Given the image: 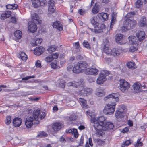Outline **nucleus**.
Here are the masks:
<instances>
[{"label": "nucleus", "mask_w": 147, "mask_h": 147, "mask_svg": "<svg viewBox=\"0 0 147 147\" xmlns=\"http://www.w3.org/2000/svg\"><path fill=\"white\" fill-rule=\"evenodd\" d=\"M105 101L112 100L110 104L107 105L103 110L104 113L107 115H111L115 111V102L118 101V95L117 93H112L107 95L104 98Z\"/></svg>", "instance_id": "obj_1"}, {"label": "nucleus", "mask_w": 147, "mask_h": 147, "mask_svg": "<svg viewBox=\"0 0 147 147\" xmlns=\"http://www.w3.org/2000/svg\"><path fill=\"white\" fill-rule=\"evenodd\" d=\"M104 47L103 48L102 51L105 54L109 55H117L121 54V51L118 49L114 48L111 50L109 49V41L107 39H105L104 40L103 43Z\"/></svg>", "instance_id": "obj_2"}, {"label": "nucleus", "mask_w": 147, "mask_h": 147, "mask_svg": "<svg viewBox=\"0 0 147 147\" xmlns=\"http://www.w3.org/2000/svg\"><path fill=\"white\" fill-rule=\"evenodd\" d=\"M88 64L85 61H80L75 65L72 71L73 72L79 74L84 72L88 67Z\"/></svg>", "instance_id": "obj_3"}, {"label": "nucleus", "mask_w": 147, "mask_h": 147, "mask_svg": "<svg viewBox=\"0 0 147 147\" xmlns=\"http://www.w3.org/2000/svg\"><path fill=\"white\" fill-rule=\"evenodd\" d=\"M98 125L97 124H95L94 126L95 127H98V129H99V131H98V132H96L95 134L96 135L99 137L102 136L103 134L102 131L112 129L114 127L113 125L110 122H105L103 126L99 125L98 126Z\"/></svg>", "instance_id": "obj_4"}, {"label": "nucleus", "mask_w": 147, "mask_h": 147, "mask_svg": "<svg viewBox=\"0 0 147 147\" xmlns=\"http://www.w3.org/2000/svg\"><path fill=\"white\" fill-rule=\"evenodd\" d=\"M136 24V22L135 20L127 19L125 20L123 27L124 28V29L128 30L133 28Z\"/></svg>", "instance_id": "obj_5"}, {"label": "nucleus", "mask_w": 147, "mask_h": 147, "mask_svg": "<svg viewBox=\"0 0 147 147\" xmlns=\"http://www.w3.org/2000/svg\"><path fill=\"white\" fill-rule=\"evenodd\" d=\"M106 121H105V119L104 117L102 116L99 117V118L96 119H95L93 123L94 124L93 125V127L94 129L96 131V132H98V131H99V129H98V127H95L94 125L95 124H97L98 126L100 125L103 126V124H105Z\"/></svg>", "instance_id": "obj_6"}, {"label": "nucleus", "mask_w": 147, "mask_h": 147, "mask_svg": "<svg viewBox=\"0 0 147 147\" xmlns=\"http://www.w3.org/2000/svg\"><path fill=\"white\" fill-rule=\"evenodd\" d=\"M40 109H38L34 111L33 115L34 120L37 121L39 118L41 120L45 116L46 113L45 112H42L40 115Z\"/></svg>", "instance_id": "obj_7"}, {"label": "nucleus", "mask_w": 147, "mask_h": 147, "mask_svg": "<svg viewBox=\"0 0 147 147\" xmlns=\"http://www.w3.org/2000/svg\"><path fill=\"white\" fill-rule=\"evenodd\" d=\"M120 89L123 92L127 90L130 86L129 84L124 80L121 79L120 80Z\"/></svg>", "instance_id": "obj_8"}, {"label": "nucleus", "mask_w": 147, "mask_h": 147, "mask_svg": "<svg viewBox=\"0 0 147 147\" xmlns=\"http://www.w3.org/2000/svg\"><path fill=\"white\" fill-rule=\"evenodd\" d=\"M37 27L35 22H29L28 23V29L30 32H34L37 30Z\"/></svg>", "instance_id": "obj_9"}, {"label": "nucleus", "mask_w": 147, "mask_h": 147, "mask_svg": "<svg viewBox=\"0 0 147 147\" xmlns=\"http://www.w3.org/2000/svg\"><path fill=\"white\" fill-rule=\"evenodd\" d=\"M98 70L96 68H87L85 72V74L95 75L98 74Z\"/></svg>", "instance_id": "obj_10"}, {"label": "nucleus", "mask_w": 147, "mask_h": 147, "mask_svg": "<svg viewBox=\"0 0 147 147\" xmlns=\"http://www.w3.org/2000/svg\"><path fill=\"white\" fill-rule=\"evenodd\" d=\"M33 117L31 116L27 117L26 118L25 123L27 128H30L32 126L33 124Z\"/></svg>", "instance_id": "obj_11"}, {"label": "nucleus", "mask_w": 147, "mask_h": 147, "mask_svg": "<svg viewBox=\"0 0 147 147\" xmlns=\"http://www.w3.org/2000/svg\"><path fill=\"white\" fill-rule=\"evenodd\" d=\"M125 115V112L119 109L116 111L115 113V117L117 119H122L124 117Z\"/></svg>", "instance_id": "obj_12"}, {"label": "nucleus", "mask_w": 147, "mask_h": 147, "mask_svg": "<svg viewBox=\"0 0 147 147\" xmlns=\"http://www.w3.org/2000/svg\"><path fill=\"white\" fill-rule=\"evenodd\" d=\"M45 50L42 47H36L34 50V54L35 55H40L42 54Z\"/></svg>", "instance_id": "obj_13"}, {"label": "nucleus", "mask_w": 147, "mask_h": 147, "mask_svg": "<svg viewBox=\"0 0 147 147\" xmlns=\"http://www.w3.org/2000/svg\"><path fill=\"white\" fill-rule=\"evenodd\" d=\"M136 35L138 40L141 42L144 39L145 34L144 31H140L137 32Z\"/></svg>", "instance_id": "obj_14"}, {"label": "nucleus", "mask_w": 147, "mask_h": 147, "mask_svg": "<svg viewBox=\"0 0 147 147\" xmlns=\"http://www.w3.org/2000/svg\"><path fill=\"white\" fill-rule=\"evenodd\" d=\"M63 125L60 123L56 122L53 125V129L55 131L59 130L62 127Z\"/></svg>", "instance_id": "obj_15"}, {"label": "nucleus", "mask_w": 147, "mask_h": 147, "mask_svg": "<svg viewBox=\"0 0 147 147\" xmlns=\"http://www.w3.org/2000/svg\"><path fill=\"white\" fill-rule=\"evenodd\" d=\"M39 20V17L38 15L36 13L33 14L32 16V21L38 24L41 23V21Z\"/></svg>", "instance_id": "obj_16"}, {"label": "nucleus", "mask_w": 147, "mask_h": 147, "mask_svg": "<svg viewBox=\"0 0 147 147\" xmlns=\"http://www.w3.org/2000/svg\"><path fill=\"white\" fill-rule=\"evenodd\" d=\"M116 13H113L112 14V18L111 22V25L110 27L109 31L111 30L113 27V25H114L115 22L116 21Z\"/></svg>", "instance_id": "obj_17"}, {"label": "nucleus", "mask_w": 147, "mask_h": 147, "mask_svg": "<svg viewBox=\"0 0 147 147\" xmlns=\"http://www.w3.org/2000/svg\"><path fill=\"white\" fill-rule=\"evenodd\" d=\"M123 35L121 34H117L116 35V41L117 43L121 44L123 43Z\"/></svg>", "instance_id": "obj_18"}, {"label": "nucleus", "mask_w": 147, "mask_h": 147, "mask_svg": "<svg viewBox=\"0 0 147 147\" xmlns=\"http://www.w3.org/2000/svg\"><path fill=\"white\" fill-rule=\"evenodd\" d=\"M22 123L21 119L19 118H15L13 120V125L16 127H19Z\"/></svg>", "instance_id": "obj_19"}, {"label": "nucleus", "mask_w": 147, "mask_h": 147, "mask_svg": "<svg viewBox=\"0 0 147 147\" xmlns=\"http://www.w3.org/2000/svg\"><path fill=\"white\" fill-rule=\"evenodd\" d=\"M96 26V29L97 33H100L103 32V30L105 28L104 24L98 23Z\"/></svg>", "instance_id": "obj_20"}, {"label": "nucleus", "mask_w": 147, "mask_h": 147, "mask_svg": "<svg viewBox=\"0 0 147 147\" xmlns=\"http://www.w3.org/2000/svg\"><path fill=\"white\" fill-rule=\"evenodd\" d=\"M53 26L54 28H56L61 31L63 30L62 25L59 21H56L53 23Z\"/></svg>", "instance_id": "obj_21"}, {"label": "nucleus", "mask_w": 147, "mask_h": 147, "mask_svg": "<svg viewBox=\"0 0 147 147\" xmlns=\"http://www.w3.org/2000/svg\"><path fill=\"white\" fill-rule=\"evenodd\" d=\"M100 8V6L99 4L96 3L94 7L92 9V12L94 14L97 13L99 12Z\"/></svg>", "instance_id": "obj_22"}, {"label": "nucleus", "mask_w": 147, "mask_h": 147, "mask_svg": "<svg viewBox=\"0 0 147 147\" xmlns=\"http://www.w3.org/2000/svg\"><path fill=\"white\" fill-rule=\"evenodd\" d=\"M140 26L141 27H145L147 26V22L145 16L142 17L139 22Z\"/></svg>", "instance_id": "obj_23"}, {"label": "nucleus", "mask_w": 147, "mask_h": 147, "mask_svg": "<svg viewBox=\"0 0 147 147\" xmlns=\"http://www.w3.org/2000/svg\"><path fill=\"white\" fill-rule=\"evenodd\" d=\"M106 80V77L103 76L100 74L97 80V83L98 84H103Z\"/></svg>", "instance_id": "obj_24"}, {"label": "nucleus", "mask_w": 147, "mask_h": 147, "mask_svg": "<svg viewBox=\"0 0 147 147\" xmlns=\"http://www.w3.org/2000/svg\"><path fill=\"white\" fill-rule=\"evenodd\" d=\"M133 87L135 92H137L139 91V90L142 88V86L140 83H135L133 85Z\"/></svg>", "instance_id": "obj_25"}, {"label": "nucleus", "mask_w": 147, "mask_h": 147, "mask_svg": "<svg viewBox=\"0 0 147 147\" xmlns=\"http://www.w3.org/2000/svg\"><path fill=\"white\" fill-rule=\"evenodd\" d=\"M42 42V39L41 38H36L32 42V45L34 46H39Z\"/></svg>", "instance_id": "obj_26"}, {"label": "nucleus", "mask_w": 147, "mask_h": 147, "mask_svg": "<svg viewBox=\"0 0 147 147\" xmlns=\"http://www.w3.org/2000/svg\"><path fill=\"white\" fill-rule=\"evenodd\" d=\"M32 5L34 8H38L40 6V0H31Z\"/></svg>", "instance_id": "obj_27"}, {"label": "nucleus", "mask_w": 147, "mask_h": 147, "mask_svg": "<svg viewBox=\"0 0 147 147\" xmlns=\"http://www.w3.org/2000/svg\"><path fill=\"white\" fill-rule=\"evenodd\" d=\"M81 56H70L69 57V61L70 62H76L80 59Z\"/></svg>", "instance_id": "obj_28"}, {"label": "nucleus", "mask_w": 147, "mask_h": 147, "mask_svg": "<svg viewBox=\"0 0 147 147\" xmlns=\"http://www.w3.org/2000/svg\"><path fill=\"white\" fill-rule=\"evenodd\" d=\"M128 39L130 44L133 45L136 43V38L135 36H130L128 37Z\"/></svg>", "instance_id": "obj_29"}, {"label": "nucleus", "mask_w": 147, "mask_h": 147, "mask_svg": "<svg viewBox=\"0 0 147 147\" xmlns=\"http://www.w3.org/2000/svg\"><path fill=\"white\" fill-rule=\"evenodd\" d=\"M11 14V11H7L4 13L2 14L1 16V19L2 20H4L7 18L9 17Z\"/></svg>", "instance_id": "obj_30"}, {"label": "nucleus", "mask_w": 147, "mask_h": 147, "mask_svg": "<svg viewBox=\"0 0 147 147\" xmlns=\"http://www.w3.org/2000/svg\"><path fill=\"white\" fill-rule=\"evenodd\" d=\"M95 94L98 97H101L105 95V93L103 90L99 88L96 89Z\"/></svg>", "instance_id": "obj_31"}, {"label": "nucleus", "mask_w": 147, "mask_h": 147, "mask_svg": "<svg viewBox=\"0 0 147 147\" xmlns=\"http://www.w3.org/2000/svg\"><path fill=\"white\" fill-rule=\"evenodd\" d=\"M90 22L95 27H96L99 23L97 21V18L95 16L93 17L90 20Z\"/></svg>", "instance_id": "obj_32"}, {"label": "nucleus", "mask_w": 147, "mask_h": 147, "mask_svg": "<svg viewBox=\"0 0 147 147\" xmlns=\"http://www.w3.org/2000/svg\"><path fill=\"white\" fill-rule=\"evenodd\" d=\"M14 36L18 39H20L22 37V32L20 30H17L14 32Z\"/></svg>", "instance_id": "obj_33"}, {"label": "nucleus", "mask_w": 147, "mask_h": 147, "mask_svg": "<svg viewBox=\"0 0 147 147\" xmlns=\"http://www.w3.org/2000/svg\"><path fill=\"white\" fill-rule=\"evenodd\" d=\"M53 56H49L47 57H46L45 60L46 61L50 62L52 61L54 59H56L58 58V56H54V57H53Z\"/></svg>", "instance_id": "obj_34"}, {"label": "nucleus", "mask_w": 147, "mask_h": 147, "mask_svg": "<svg viewBox=\"0 0 147 147\" xmlns=\"http://www.w3.org/2000/svg\"><path fill=\"white\" fill-rule=\"evenodd\" d=\"M135 5L137 8H139L142 7V2L140 0H137L135 2Z\"/></svg>", "instance_id": "obj_35"}, {"label": "nucleus", "mask_w": 147, "mask_h": 147, "mask_svg": "<svg viewBox=\"0 0 147 147\" xmlns=\"http://www.w3.org/2000/svg\"><path fill=\"white\" fill-rule=\"evenodd\" d=\"M57 49V47L55 46H51L49 47L47 50L51 54L53 52L55 51Z\"/></svg>", "instance_id": "obj_36"}, {"label": "nucleus", "mask_w": 147, "mask_h": 147, "mask_svg": "<svg viewBox=\"0 0 147 147\" xmlns=\"http://www.w3.org/2000/svg\"><path fill=\"white\" fill-rule=\"evenodd\" d=\"M110 74V72L107 70H104L101 71L100 75L103 76L105 77L106 76H108Z\"/></svg>", "instance_id": "obj_37"}, {"label": "nucleus", "mask_w": 147, "mask_h": 147, "mask_svg": "<svg viewBox=\"0 0 147 147\" xmlns=\"http://www.w3.org/2000/svg\"><path fill=\"white\" fill-rule=\"evenodd\" d=\"M11 117L10 116H7L6 117L5 120V123L7 125H9L11 122Z\"/></svg>", "instance_id": "obj_38"}, {"label": "nucleus", "mask_w": 147, "mask_h": 147, "mask_svg": "<svg viewBox=\"0 0 147 147\" xmlns=\"http://www.w3.org/2000/svg\"><path fill=\"white\" fill-rule=\"evenodd\" d=\"M47 135L46 133L42 131L40 132L37 136V138L45 137L47 136Z\"/></svg>", "instance_id": "obj_39"}, {"label": "nucleus", "mask_w": 147, "mask_h": 147, "mask_svg": "<svg viewBox=\"0 0 147 147\" xmlns=\"http://www.w3.org/2000/svg\"><path fill=\"white\" fill-rule=\"evenodd\" d=\"M79 92L80 95L83 96H86L87 94L85 89L79 91Z\"/></svg>", "instance_id": "obj_40"}, {"label": "nucleus", "mask_w": 147, "mask_h": 147, "mask_svg": "<svg viewBox=\"0 0 147 147\" xmlns=\"http://www.w3.org/2000/svg\"><path fill=\"white\" fill-rule=\"evenodd\" d=\"M55 6H48V11L50 13H53L55 10Z\"/></svg>", "instance_id": "obj_41"}, {"label": "nucleus", "mask_w": 147, "mask_h": 147, "mask_svg": "<svg viewBox=\"0 0 147 147\" xmlns=\"http://www.w3.org/2000/svg\"><path fill=\"white\" fill-rule=\"evenodd\" d=\"M83 141L84 137L83 136H82L80 139L79 145L77 146H73V147H78L80 146H82L83 144Z\"/></svg>", "instance_id": "obj_42"}, {"label": "nucleus", "mask_w": 147, "mask_h": 147, "mask_svg": "<svg viewBox=\"0 0 147 147\" xmlns=\"http://www.w3.org/2000/svg\"><path fill=\"white\" fill-rule=\"evenodd\" d=\"M134 65L135 63L131 62H129L127 63V65L129 68L133 69L134 68Z\"/></svg>", "instance_id": "obj_43"}, {"label": "nucleus", "mask_w": 147, "mask_h": 147, "mask_svg": "<svg viewBox=\"0 0 147 147\" xmlns=\"http://www.w3.org/2000/svg\"><path fill=\"white\" fill-rule=\"evenodd\" d=\"M100 14L104 20H106L108 19V15L107 13H102Z\"/></svg>", "instance_id": "obj_44"}, {"label": "nucleus", "mask_w": 147, "mask_h": 147, "mask_svg": "<svg viewBox=\"0 0 147 147\" xmlns=\"http://www.w3.org/2000/svg\"><path fill=\"white\" fill-rule=\"evenodd\" d=\"M50 65L51 67L53 69H59L60 67L55 62L51 63Z\"/></svg>", "instance_id": "obj_45"}, {"label": "nucleus", "mask_w": 147, "mask_h": 147, "mask_svg": "<svg viewBox=\"0 0 147 147\" xmlns=\"http://www.w3.org/2000/svg\"><path fill=\"white\" fill-rule=\"evenodd\" d=\"M79 101L81 102L83 107H86V101L82 98H80Z\"/></svg>", "instance_id": "obj_46"}, {"label": "nucleus", "mask_w": 147, "mask_h": 147, "mask_svg": "<svg viewBox=\"0 0 147 147\" xmlns=\"http://www.w3.org/2000/svg\"><path fill=\"white\" fill-rule=\"evenodd\" d=\"M140 139H138L137 141V143L135 145V147H138L142 146L143 144L141 142H140Z\"/></svg>", "instance_id": "obj_47"}, {"label": "nucleus", "mask_w": 147, "mask_h": 147, "mask_svg": "<svg viewBox=\"0 0 147 147\" xmlns=\"http://www.w3.org/2000/svg\"><path fill=\"white\" fill-rule=\"evenodd\" d=\"M73 132L74 133L75 137L76 138H77L78 136V134L77 129H76L73 128Z\"/></svg>", "instance_id": "obj_48"}, {"label": "nucleus", "mask_w": 147, "mask_h": 147, "mask_svg": "<svg viewBox=\"0 0 147 147\" xmlns=\"http://www.w3.org/2000/svg\"><path fill=\"white\" fill-rule=\"evenodd\" d=\"M83 46L86 48L89 49L90 48V46L89 44L86 41H84L83 43Z\"/></svg>", "instance_id": "obj_49"}, {"label": "nucleus", "mask_w": 147, "mask_h": 147, "mask_svg": "<svg viewBox=\"0 0 147 147\" xmlns=\"http://www.w3.org/2000/svg\"><path fill=\"white\" fill-rule=\"evenodd\" d=\"M35 78L34 76H27L25 77H24L22 78V79L23 80H28L30 79L33 78Z\"/></svg>", "instance_id": "obj_50"}, {"label": "nucleus", "mask_w": 147, "mask_h": 147, "mask_svg": "<svg viewBox=\"0 0 147 147\" xmlns=\"http://www.w3.org/2000/svg\"><path fill=\"white\" fill-rule=\"evenodd\" d=\"M67 86H74L75 87H76V85L75 84V82H68L67 84Z\"/></svg>", "instance_id": "obj_51"}, {"label": "nucleus", "mask_w": 147, "mask_h": 147, "mask_svg": "<svg viewBox=\"0 0 147 147\" xmlns=\"http://www.w3.org/2000/svg\"><path fill=\"white\" fill-rule=\"evenodd\" d=\"M48 6H55L54 2L53 0H49L48 2Z\"/></svg>", "instance_id": "obj_52"}, {"label": "nucleus", "mask_w": 147, "mask_h": 147, "mask_svg": "<svg viewBox=\"0 0 147 147\" xmlns=\"http://www.w3.org/2000/svg\"><path fill=\"white\" fill-rule=\"evenodd\" d=\"M59 141L62 143H65L67 141V138L65 139L62 136L59 139Z\"/></svg>", "instance_id": "obj_53"}, {"label": "nucleus", "mask_w": 147, "mask_h": 147, "mask_svg": "<svg viewBox=\"0 0 147 147\" xmlns=\"http://www.w3.org/2000/svg\"><path fill=\"white\" fill-rule=\"evenodd\" d=\"M18 58H21L22 60L25 61L27 59V56H19Z\"/></svg>", "instance_id": "obj_54"}, {"label": "nucleus", "mask_w": 147, "mask_h": 147, "mask_svg": "<svg viewBox=\"0 0 147 147\" xmlns=\"http://www.w3.org/2000/svg\"><path fill=\"white\" fill-rule=\"evenodd\" d=\"M35 66L37 67H41L40 62L39 60H38L36 61L35 63Z\"/></svg>", "instance_id": "obj_55"}, {"label": "nucleus", "mask_w": 147, "mask_h": 147, "mask_svg": "<svg viewBox=\"0 0 147 147\" xmlns=\"http://www.w3.org/2000/svg\"><path fill=\"white\" fill-rule=\"evenodd\" d=\"M74 47L76 49L80 50V47L79 45V42H77L75 43Z\"/></svg>", "instance_id": "obj_56"}, {"label": "nucleus", "mask_w": 147, "mask_h": 147, "mask_svg": "<svg viewBox=\"0 0 147 147\" xmlns=\"http://www.w3.org/2000/svg\"><path fill=\"white\" fill-rule=\"evenodd\" d=\"M85 89L87 94H88L91 93L92 92L93 90L92 88H86Z\"/></svg>", "instance_id": "obj_57"}, {"label": "nucleus", "mask_w": 147, "mask_h": 147, "mask_svg": "<svg viewBox=\"0 0 147 147\" xmlns=\"http://www.w3.org/2000/svg\"><path fill=\"white\" fill-rule=\"evenodd\" d=\"M137 50L136 48L134 46H131L129 49V51L131 52H134Z\"/></svg>", "instance_id": "obj_58"}, {"label": "nucleus", "mask_w": 147, "mask_h": 147, "mask_svg": "<svg viewBox=\"0 0 147 147\" xmlns=\"http://www.w3.org/2000/svg\"><path fill=\"white\" fill-rule=\"evenodd\" d=\"M119 68L120 70H121V72L123 73H125V69L126 67H124L122 66V68H121V67L119 65Z\"/></svg>", "instance_id": "obj_59"}, {"label": "nucleus", "mask_w": 147, "mask_h": 147, "mask_svg": "<svg viewBox=\"0 0 147 147\" xmlns=\"http://www.w3.org/2000/svg\"><path fill=\"white\" fill-rule=\"evenodd\" d=\"M131 143L130 140H127L124 142L123 144L124 145L128 146Z\"/></svg>", "instance_id": "obj_60"}, {"label": "nucleus", "mask_w": 147, "mask_h": 147, "mask_svg": "<svg viewBox=\"0 0 147 147\" xmlns=\"http://www.w3.org/2000/svg\"><path fill=\"white\" fill-rule=\"evenodd\" d=\"M72 67L73 65H70L67 66V69L68 71H70L72 70Z\"/></svg>", "instance_id": "obj_61"}, {"label": "nucleus", "mask_w": 147, "mask_h": 147, "mask_svg": "<svg viewBox=\"0 0 147 147\" xmlns=\"http://www.w3.org/2000/svg\"><path fill=\"white\" fill-rule=\"evenodd\" d=\"M129 131V129L127 127L124 128L122 130V132L123 133H127Z\"/></svg>", "instance_id": "obj_62"}, {"label": "nucleus", "mask_w": 147, "mask_h": 147, "mask_svg": "<svg viewBox=\"0 0 147 147\" xmlns=\"http://www.w3.org/2000/svg\"><path fill=\"white\" fill-rule=\"evenodd\" d=\"M7 8L9 9H12L13 8V4H8L6 6Z\"/></svg>", "instance_id": "obj_63"}, {"label": "nucleus", "mask_w": 147, "mask_h": 147, "mask_svg": "<svg viewBox=\"0 0 147 147\" xmlns=\"http://www.w3.org/2000/svg\"><path fill=\"white\" fill-rule=\"evenodd\" d=\"M76 119V118L73 116H70L69 118V120L70 121L75 120Z\"/></svg>", "instance_id": "obj_64"}]
</instances>
